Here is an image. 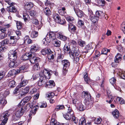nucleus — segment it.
Listing matches in <instances>:
<instances>
[{"mask_svg": "<svg viewBox=\"0 0 125 125\" xmlns=\"http://www.w3.org/2000/svg\"><path fill=\"white\" fill-rule=\"evenodd\" d=\"M39 75L40 77L38 82V84L39 86H41L46 83L47 79L50 78L51 73L50 72L45 69L43 71H41Z\"/></svg>", "mask_w": 125, "mask_h": 125, "instance_id": "1", "label": "nucleus"}, {"mask_svg": "<svg viewBox=\"0 0 125 125\" xmlns=\"http://www.w3.org/2000/svg\"><path fill=\"white\" fill-rule=\"evenodd\" d=\"M63 50L65 52H66L70 50L69 52L70 57L71 58H73L74 57L78 56L79 54V50L77 48L73 46L71 49L70 46L68 44H66L64 45L63 48Z\"/></svg>", "mask_w": 125, "mask_h": 125, "instance_id": "2", "label": "nucleus"}, {"mask_svg": "<svg viewBox=\"0 0 125 125\" xmlns=\"http://www.w3.org/2000/svg\"><path fill=\"white\" fill-rule=\"evenodd\" d=\"M62 62L63 65L62 71L64 75H65L68 72L67 69L69 67L70 62L68 60H63Z\"/></svg>", "mask_w": 125, "mask_h": 125, "instance_id": "3", "label": "nucleus"}, {"mask_svg": "<svg viewBox=\"0 0 125 125\" xmlns=\"http://www.w3.org/2000/svg\"><path fill=\"white\" fill-rule=\"evenodd\" d=\"M10 113L8 111H6L2 113L0 117V120L2 121L1 123L5 125L7 122Z\"/></svg>", "mask_w": 125, "mask_h": 125, "instance_id": "4", "label": "nucleus"}, {"mask_svg": "<svg viewBox=\"0 0 125 125\" xmlns=\"http://www.w3.org/2000/svg\"><path fill=\"white\" fill-rule=\"evenodd\" d=\"M6 2L10 5V6L8 7L7 11L13 13H15L17 10V9L14 6L15 3L12 2H11L10 0L6 1Z\"/></svg>", "mask_w": 125, "mask_h": 125, "instance_id": "5", "label": "nucleus"}, {"mask_svg": "<svg viewBox=\"0 0 125 125\" xmlns=\"http://www.w3.org/2000/svg\"><path fill=\"white\" fill-rule=\"evenodd\" d=\"M53 18L55 22L61 24H63L65 23V21L64 20H61L59 15L56 13L53 14Z\"/></svg>", "mask_w": 125, "mask_h": 125, "instance_id": "6", "label": "nucleus"}, {"mask_svg": "<svg viewBox=\"0 0 125 125\" xmlns=\"http://www.w3.org/2000/svg\"><path fill=\"white\" fill-rule=\"evenodd\" d=\"M47 39L48 43L50 42L51 41H53L55 39V34L53 32H50L46 36Z\"/></svg>", "mask_w": 125, "mask_h": 125, "instance_id": "7", "label": "nucleus"}, {"mask_svg": "<svg viewBox=\"0 0 125 125\" xmlns=\"http://www.w3.org/2000/svg\"><path fill=\"white\" fill-rule=\"evenodd\" d=\"M56 53L57 54V62H62L63 58V56L62 54L61 53V51L60 50L56 51Z\"/></svg>", "mask_w": 125, "mask_h": 125, "instance_id": "8", "label": "nucleus"}, {"mask_svg": "<svg viewBox=\"0 0 125 125\" xmlns=\"http://www.w3.org/2000/svg\"><path fill=\"white\" fill-rule=\"evenodd\" d=\"M38 49L39 48L37 45L36 44H34L31 46L30 53L32 54V56L34 55V54H36L35 52L38 50Z\"/></svg>", "mask_w": 125, "mask_h": 125, "instance_id": "9", "label": "nucleus"}, {"mask_svg": "<svg viewBox=\"0 0 125 125\" xmlns=\"http://www.w3.org/2000/svg\"><path fill=\"white\" fill-rule=\"evenodd\" d=\"M27 107H29L31 109H33V110L34 112L33 113L34 114H35L36 111H37V110L39 108V106L37 105H34V104L32 103L31 104L28 103L27 104ZM33 111V110H32Z\"/></svg>", "mask_w": 125, "mask_h": 125, "instance_id": "10", "label": "nucleus"}, {"mask_svg": "<svg viewBox=\"0 0 125 125\" xmlns=\"http://www.w3.org/2000/svg\"><path fill=\"white\" fill-rule=\"evenodd\" d=\"M27 107H29L31 109H33V110L34 112L33 113L34 114H35L36 111H37V110L39 108V106L37 105H34V104L32 103L31 104L28 103L27 104ZM33 111V110H32Z\"/></svg>", "mask_w": 125, "mask_h": 125, "instance_id": "11", "label": "nucleus"}, {"mask_svg": "<svg viewBox=\"0 0 125 125\" xmlns=\"http://www.w3.org/2000/svg\"><path fill=\"white\" fill-rule=\"evenodd\" d=\"M35 55V54H34L30 58V61L31 63L34 64L36 62H39L40 61V58L38 57L34 56Z\"/></svg>", "mask_w": 125, "mask_h": 125, "instance_id": "12", "label": "nucleus"}, {"mask_svg": "<svg viewBox=\"0 0 125 125\" xmlns=\"http://www.w3.org/2000/svg\"><path fill=\"white\" fill-rule=\"evenodd\" d=\"M20 38V37H16V36H11L10 37V40L9 41V43L10 44H12L13 46L15 45V44L17 42V40Z\"/></svg>", "mask_w": 125, "mask_h": 125, "instance_id": "13", "label": "nucleus"}, {"mask_svg": "<svg viewBox=\"0 0 125 125\" xmlns=\"http://www.w3.org/2000/svg\"><path fill=\"white\" fill-rule=\"evenodd\" d=\"M5 97L3 93L0 94V104L4 105L6 104L7 102L5 100Z\"/></svg>", "mask_w": 125, "mask_h": 125, "instance_id": "14", "label": "nucleus"}, {"mask_svg": "<svg viewBox=\"0 0 125 125\" xmlns=\"http://www.w3.org/2000/svg\"><path fill=\"white\" fill-rule=\"evenodd\" d=\"M24 110V109L22 107H21L16 111L15 114H16L18 117L20 118V117L23 115Z\"/></svg>", "mask_w": 125, "mask_h": 125, "instance_id": "15", "label": "nucleus"}, {"mask_svg": "<svg viewBox=\"0 0 125 125\" xmlns=\"http://www.w3.org/2000/svg\"><path fill=\"white\" fill-rule=\"evenodd\" d=\"M32 54H31L30 52L26 53L22 55L21 57V59L22 60H28L31 57Z\"/></svg>", "mask_w": 125, "mask_h": 125, "instance_id": "16", "label": "nucleus"}, {"mask_svg": "<svg viewBox=\"0 0 125 125\" xmlns=\"http://www.w3.org/2000/svg\"><path fill=\"white\" fill-rule=\"evenodd\" d=\"M122 56L120 53H117L115 57L114 61L115 62L118 63L121 60Z\"/></svg>", "mask_w": 125, "mask_h": 125, "instance_id": "17", "label": "nucleus"}, {"mask_svg": "<svg viewBox=\"0 0 125 125\" xmlns=\"http://www.w3.org/2000/svg\"><path fill=\"white\" fill-rule=\"evenodd\" d=\"M56 53L55 52H52L51 50L48 55L47 57L48 59L51 60V61L52 60H53L54 57L55 56Z\"/></svg>", "mask_w": 125, "mask_h": 125, "instance_id": "18", "label": "nucleus"}, {"mask_svg": "<svg viewBox=\"0 0 125 125\" xmlns=\"http://www.w3.org/2000/svg\"><path fill=\"white\" fill-rule=\"evenodd\" d=\"M46 84L48 87L51 88H52L55 85V83L52 80H49L48 82H46Z\"/></svg>", "mask_w": 125, "mask_h": 125, "instance_id": "19", "label": "nucleus"}, {"mask_svg": "<svg viewBox=\"0 0 125 125\" xmlns=\"http://www.w3.org/2000/svg\"><path fill=\"white\" fill-rule=\"evenodd\" d=\"M33 5L32 3L30 2H27L25 4L24 8L25 9L29 10L33 7Z\"/></svg>", "mask_w": 125, "mask_h": 125, "instance_id": "20", "label": "nucleus"}, {"mask_svg": "<svg viewBox=\"0 0 125 125\" xmlns=\"http://www.w3.org/2000/svg\"><path fill=\"white\" fill-rule=\"evenodd\" d=\"M93 49L88 44L85 47L84 50L85 51L83 52V53L85 52V53L89 52L91 51H93Z\"/></svg>", "mask_w": 125, "mask_h": 125, "instance_id": "21", "label": "nucleus"}, {"mask_svg": "<svg viewBox=\"0 0 125 125\" xmlns=\"http://www.w3.org/2000/svg\"><path fill=\"white\" fill-rule=\"evenodd\" d=\"M52 43L55 46L58 47L60 46L61 44L60 41L56 39L52 41Z\"/></svg>", "mask_w": 125, "mask_h": 125, "instance_id": "22", "label": "nucleus"}, {"mask_svg": "<svg viewBox=\"0 0 125 125\" xmlns=\"http://www.w3.org/2000/svg\"><path fill=\"white\" fill-rule=\"evenodd\" d=\"M58 38L63 41H65L67 39V37L63 35L62 33L59 32L57 34Z\"/></svg>", "mask_w": 125, "mask_h": 125, "instance_id": "23", "label": "nucleus"}, {"mask_svg": "<svg viewBox=\"0 0 125 125\" xmlns=\"http://www.w3.org/2000/svg\"><path fill=\"white\" fill-rule=\"evenodd\" d=\"M65 106H66L68 108L67 112V113L68 114H69L73 115H74L71 106L70 105L67 104Z\"/></svg>", "mask_w": 125, "mask_h": 125, "instance_id": "24", "label": "nucleus"}, {"mask_svg": "<svg viewBox=\"0 0 125 125\" xmlns=\"http://www.w3.org/2000/svg\"><path fill=\"white\" fill-rule=\"evenodd\" d=\"M112 114L114 117L117 118L119 115V113L117 109L114 110L112 112Z\"/></svg>", "mask_w": 125, "mask_h": 125, "instance_id": "25", "label": "nucleus"}, {"mask_svg": "<svg viewBox=\"0 0 125 125\" xmlns=\"http://www.w3.org/2000/svg\"><path fill=\"white\" fill-rule=\"evenodd\" d=\"M68 29L69 30H71L73 32L75 31L76 30V26L72 23H70L68 24Z\"/></svg>", "mask_w": 125, "mask_h": 125, "instance_id": "26", "label": "nucleus"}, {"mask_svg": "<svg viewBox=\"0 0 125 125\" xmlns=\"http://www.w3.org/2000/svg\"><path fill=\"white\" fill-rule=\"evenodd\" d=\"M76 13L78 17L81 18L83 16V12L81 10H75Z\"/></svg>", "mask_w": 125, "mask_h": 125, "instance_id": "27", "label": "nucleus"}, {"mask_svg": "<svg viewBox=\"0 0 125 125\" xmlns=\"http://www.w3.org/2000/svg\"><path fill=\"white\" fill-rule=\"evenodd\" d=\"M43 11L45 14L47 16H49L51 13L50 9L47 7H46L43 9Z\"/></svg>", "mask_w": 125, "mask_h": 125, "instance_id": "28", "label": "nucleus"}, {"mask_svg": "<svg viewBox=\"0 0 125 125\" xmlns=\"http://www.w3.org/2000/svg\"><path fill=\"white\" fill-rule=\"evenodd\" d=\"M77 108L80 111H82L84 110L85 109V107L81 103H79L77 105Z\"/></svg>", "mask_w": 125, "mask_h": 125, "instance_id": "29", "label": "nucleus"}, {"mask_svg": "<svg viewBox=\"0 0 125 125\" xmlns=\"http://www.w3.org/2000/svg\"><path fill=\"white\" fill-rule=\"evenodd\" d=\"M86 120L85 118L82 117L80 119L79 122V125H85L86 124Z\"/></svg>", "mask_w": 125, "mask_h": 125, "instance_id": "30", "label": "nucleus"}, {"mask_svg": "<svg viewBox=\"0 0 125 125\" xmlns=\"http://www.w3.org/2000/svg\"><path fill=\"white\" fill-rule=\"evenodd\" d=\"M51 51V50L48 48H45L42 49V53L43 55H45L46 54H48Z\"/></svg>", "mask_w": 125, "mask_h": 125, "instance_id": "31", "label": "nucleus"}, {"mask_svg": "<svg viewBox=\"0 0 125 125\" xmlns=\"http://www.w3.org/2000/svg\"><path fill=\"white\" fill-rule=\"evenodd\" d=\"M63 116L65 119L67 120H69L71 119L72 116H73V115L69 114L67 113L64 114H63Z\"/></svg>", "mask_w": 125, "mask_h": 125, "instance_id": "32", "label": "nucleus"}, {"mask_svg": "<svg viewBox=\"0 0 125 125\" xmlns=\"http://www.w3.org/2000/svg\"><path fill=\"white\" fill-rule=\"evenodd\" d=\"M23 19L26 22L29 21L30 19L29 15L27 13H24L23 15Z\"/></svg>", "mask_w": 125, "mask_h": 125, "instance_id": "33", "label": "nucleus"}, {"mask_svg": "<svg viewBox=\"0 0 125 125\" xmlns=\"http://www.w3.org/2000/svg\"><path fill=\"white\" fill-rule=\"evenodd\" d=\"M29 87H26L24 89H22L21 91L22 93L25 96L29 92Z\"/></svg>", "mask_w": 125, "mask_h": 125, "instance_id": "34", "label": "nucleus"}, {"mask_svg": "<svg viewBox=\"0 0 125 125\" xmlns=\"http://www.w3.org/2000/svg\"><path fill=\"white\" fill-rule=\"evenodd\" d=\"M90 19L91 21L94 23H95L98 21L99 19L98 18L94 15L91 17Z\"/></svg>", "mask_w": 125, "mask_h": 125, "instance_id": "35", "label": "nucleus"}, {"mask_svg": "<svg viewBox=\"0 0 125 125\" xmlns=\"http://www.w3.org/2000/svg\"><path fill=\"white\" fill-rule=\"evenodd\" d=\"M38 35V32L35 31H32L31 34V36L32 38H35Z\"/></svg>", "mask_w": 125, "mask_h": 125, "instance_id": "36", "label": "nucleus"}, {"mask_svg": "<svg viewBox=\"0 0 125 125\" xmlns=\"http://www.w3.org/2000/svg\"><path fill=\"white\" fill-rule=\"evenodd\" d=\"M65 107L63 105H58L56 106L55 109V111H58L60 110L63 109Z\"/></svg>", "mask_w": 125, "mask_h": 125, "instance_id": "37", "label": "nucleus"}, {"mask_svg": "<svg viewBox=\"0 0 125 125\" xmlns=\"http://www.w3.org/2000/svg\"><path fill=\"white\" fill-rule=\"evenodd\" d=\"M28 83V81L26 80H24L22 82L20 83L19 85L20 87L25 86Z\"/></svg>", "mask_w": 125, "mask_h": 125, "instance_id": "38", "label": "nucleus"}, {"mask_svg": "<svg viewBox=\"0 0 125 125\" xmlns=\"http://www.w3.org/2000/svg\"><path fill=\"white\" fill-rule=\"evenodd\" d=\"M95 0L99 5L102 6H104L105 1L104 0Z\"/></svg>", "mask_w": 125, "mask_h": 125, "instance_id": "39", "label": "nucleus"}, {"mask_svg": "<svg viewBox=\"0 0 125 125\" xmlns=\"http://www.w3.org/2000/svg\"><path fill=\"white\" fill-rule=\"evenodd\" d=\"M11 62L9 64V67L11 68H13L16 67L15 63L16 62V61H10Z\"/></svg>", "mask_w": 125, "mask_h": 125, "instance_id": "40", "label": "nucleus"}, {"mask_svg": "<svg viewBox=\"0 0 125 125\" xmlns=\"http://www.w3.org/2000/svg\"><path fill=\"white\" fill-rule=\"evenodd\" d=\"M9 58L10 61H16L17 55H9Z\"/></svg>", "mask_w": 125, "mask_h": 125, "instance_id": "41", "label": "nucleus"}, {"mask_svg": "<svg viewBox=\"0 0 125 125\" xmlns=\"http://www.w3.org/2000/svg\"><path fill=\"white\" fill-rule=\"evenodd\" d=\"M39 105L41 108H45L47 106L46 103L45 102L39 103Z\"/></svg>", "mask_w": 125, "mask_h": 125, "instance_id": "42", "label": "nucleus"}, {"mask_svg": "<svg viewBox=\"0 0 125 125\" xmlns=\"http://www.w3.org/2000/svg\"><path fill=\"white\" fill-rule=\"evenodd\" d=\"M65 9L64 7H62V9L59 10L58 11L61 15H63L66 13V12L65 11Z\"/></svg>", "mask_w": 125, "mask_h": 125, "instance_id": "43", "label": "nucleus"}, {"mask_svg": "<svg viewBox=\"0 0 125 125\" xmlns=\"http://www.w3.org/2000/svg\"><path fill=\"white\" fill-rule=\"evenodd\" d=\"M66 20L69 22V23H72L73 21H74V20L72 17L68 16L66 18Z\"/></svg>", "mask_w": 125, "mask_h": 125, "instance_id": "44", "label": "nucleus"}, {"mask_svg": "<svg viewBox=\"0 0 125 125\" xmlns=\"http://www.w3.org/2000/svg\"><path fill=\"white\" fill-rule=\"evenodd\" d=\"M85 81L87 83H89L88 82H90L91 80H90L88 76V75L87 73H86L84 76Z\"/></svg>", "mask_w": 125, "mask_h": 125, "instance_id": "45", "label": "nucleus"}, {"mask_svg": "<svg viewBox=\"0 0 125 125\" xmlns=\"http://www.w3.org/2000/svg\"><path fill=\"white\" fill-rule=\"evenodd\" d=\"M117 100L118 101L120 102L121 104H125V101L122 98L120 97H118L117 98Z\"/></svg>", "mask_w": 125, "mask_h": 125, "instance_id": "46", "label": "nucleus"}, {"mask_svg": "<svg viewBox=\"0 0 125 125\" xmlns=\"http://www.w3.org/2000/svg\"><path fill=\"white\" fill-rule=\"evenodd\" d=\"M119 76L123 79L125 80V72L121 71L119 73Z\"/></svg>", "mask_w": 125, "mask_h": 125, "instance_id": "47", "label": "nucleus"}, {"mask_svg": "<svg viewBox=\"0 0 125 125\" xmlns=\"http://www.w3.org/2000/svg\"><path fill=\"white\" fill-rule=\"evenodd\" d=\"M84 96L85 99H90L91 97V95L88 92H84Z\"/></svg>", "mask_w": 125, "mask_h": 125, "instance_id": "48", "label": "nucleus"}, {"mask_svg": "<svg viewBox=\"0 0 125 125\" xmlns=\"http://www.w3.org/2000/svg\"><path fill=\"white\" fill-rule=\"evenodd\" d=\"M9 86L11 88H13L15 86V82L14 81L12 80L9 82Z\"/></svg>", "mask_w": 125, "mask_h": 125, "instance_id": "49", "label": "nucleus"}, {"mask_svg": "<svg viewBox=\"0 0 125 125\" xmlns=\"http://www.w3.org/2000/svg\"><path fill=\"white\" fill-rule=\"evenodd\" d=\"M31 98V96H27L25 97L22 99L23 101L26 103L29 101Z\"/></svg>", "mask_w": 125, "mask_h": 125, "instance_id": "50", "label": "nucleus"}, {"mask_svg": "<svg viewBox=\"0 0 125 125\" xmlns=\"http://www.w3.org/2000/svg\"><path fill=\"white\" fill-rule=\"evenodd\" d=\"M78 43L79 45L82 47H83L84 45L85 44V42L84 41H83L81 40H78Z\"/></svg>", "mask_w": 125, "mask_h": 125, "instance_id": "51", "label": "nucleus"}, {"mask_svg": "<svg viewBox=\"0 0 125 125\" xmlns=\"http://www.w3.org/2000/svg\"><path fill=\"white\" fill-rule=\"evenodd\" d=\"M17 51L16 50H11L10 52L9 55H17Z\"/></svg>", "mask_w": 125, "mask_h": 125, "instance_id": "52", "label": "nucleus"}, {"mask_svg": "<svg viewBox=\"0 0 125 125\" xmlns=\"http://www.w3.org/2000/svg\"><path fill=\"white\" fill-rule=\"evenodd\" d=\"M58 124L54 119H52L51 120L50 125H57Z\"/></svg>", "mask_w": 125, "mask_h": 125, "instance_id": "53", "label": "nucleus"}, {"mask_svg": "<svg viewBox=\"0 0 125 125\" xmlns=\"http://www.w3.org/2000/svg\"><path fill=\"white\" fill-rule=\"evenodd\" d=\"M17 27L18 29H21L22 28V23L18 21L16 23Z\"/></svg>", "mask_w": 125, "mask_h": 125, "instance_id": "54", "label": "nucleus"}, {"mask_svg": "<svg viewBox=\"0 0 125 125\" xmlns=\"http://www.w3.org/2000/svg\"><path fill=\"white\" fill-rule=\"evenodd\" d=\"M7 35L6 33H1L0 34V39L5 38L7 36Z\"/></svg>", "mask_w": 125, "mask_h": 125, "instance_id": "55", "label": "nucleus"}, {"mask_svg": "<svg viewBox=\"0 0 125 125\" xmlns=\"http://www.w3.org/2000/svg\"><path fill=\"white\" fill-rule=\"evenodd\" d=\"M121 29L123 32L125 34V22L122 23L121 25Z\"/></svg>", "mask_w": 125, "mask_h": 125, "instance_id": "56", "label": "nucleus"}, {"mask_svg": "<svg viewBox=\"0 0 125 125\" xmlns=\"http://www.w3.org/2000/svg\"><path fill=\"white\" fill-rule=\"evenodd\" d=\"M20 118L18 117L16 114L13 115L12 117V120L14 121H17Z\"/></svg>", "mask_w": 125, "mask_h": 125, "instance_id": "57", "label": "nucleus"}, {"mask_svg": "<svg viewBox=\"0 0 125 125\" xmlns=\"http://www.w3.org/2000/svg\"><path fill=\"white\" fill-rule=\"evenodd\" d=\"M24 96L23 94L20 91V93L18 94L16 96L17 98L18 99H20Z\"/></svg>", "mask_w": 125, "mask_h": 125, "instance_id": "58", "label": "nucleus"}, {"mask_svg": "<svg viewBox=\"0 0 125 125\" xmlns=\"http://www.w3.org/2000/svg\"><path fill=\"white\" fill-rule=\"evenodd\" d=\"M40 68L39 64L37 63L34 65L33 67V69L35 71L39 70L40 69Z\"/></svg>", "mask_w": 125, "mask_h": 125, "instance_id": "59", "label": "nucleus"}, {"mask_svg": "<svg viewBox=\"0 0 125 125\" xmlns=\"http://www.w3.org/2000/svg\"><path fill=\"white\" fill-rule=\"evenodd\" d=\"M116 81V79L114 77L112 78L109 80L110 83L112 85L115 83Z\"/></svg>", "mask_w": 125, "mask_h": 125, "instance_id": "60", "label": "nucleus"}, {"mask_svg": "<svg viewBox=\"0 0 125 125\" xmlns=\"http://www.w3.org/2000/svg\"><path fill=\"white\" fill-rule=\"evenodd\" d=\"M5 75V73L2 71H0V80Z\"/></svg>", "mask_w": 125, "mask_h": 125, "instance_id": "61", "label": "nucleus"}, {"mask_svg": "<svg viewBox=\"0 0 125 125\" xmlns=\"http://www.w3.org/2000/svg\"><path fill=\"white\" fill-rule=\"evenodd\" d=\"M3 45L6 44H7L9 43V41L7 39L4 40L1 42Z\"/></svg>", "mask_w": 125, "mask_h": 125, "instance_id": "62", "label": "nucleus"}, {"mask_svg": "<svg viewBox=\"0 0 125 125\" xmlns=\"http://www.w3.org/2000/svg\"><path fill=\"white\" fill-rule=\"evenodd\" d=\"M20 88L19 86H17L13 91V93L14 94H16L19 92V88Z\"/></svg>", "mask_w": 125, "mask_h": 125, "instance_id": "63", "label": "nucleus"}, {"mask_svg": "<svg viewBox=\"0 0 125 125\" xmlns=\"http://www.w3.org/2000/svg\"><path fill=\"white\" fill-rule=\"evenodd\" d=\"M102 121V119L101 118H97L95 119V123L97 124H99L101 123Z\"/></svg>", "mask_w": 125, "mask_h": 125, "instance_id": "64", "label": "nucleus"}]
</instances>
